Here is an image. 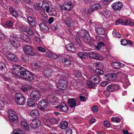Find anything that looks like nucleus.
Instances as JSON below:
<instances>
[{"label": "nucleus", "instance_id": "obj_1", "mask_svg": "<svg viewBox=\"0 0 134 134\" xmlns=\"http://www.w3.org/2000/svg\"><path fill=\"white\" fill-rule=\"evenodd\" d=\"M12 69L13 74L17 75L19 72L21 77L26 80L31 81L33 80L34 77L32 73L26 69L21 67L19 66H16Z\"/></svg>", "mask_w": 134, "mask_h": 134}, {"label": "nucleus", "instance_id": "obj_2", "mask_svg": "<svg viewBox=\"0 0 134 134\" xmlns=\"http://www.w3.org/2000/svg\"><path fill=\"white\" fill-rule=\"evenodd\" d=\"M77 54L82 60L86 59L87 58V56L90 58L97 60H101L102 58V57L100 55L95 53L92 52H89L87 55L85 53L81 52Z\"/></svg>", "mask_w": 134, "mask_h": 134}, {"label": "nucleus", "instance_id": "obj_3", "mask_svg": "<svg viewBox=\"0 0 134 134\" xmlns=\"http://www.w3.org/2000/svg\"><path fill=\"white\" fill-rule=\"evenodd\" d=\"M65 17V19H64L63 21L64 22L67 26L69 27L77 26V22L76 21H74L71 17L67 16Z\"/></svg>", "mask_w": 134, "mask_h": 134}, {"label": "nucleus", "instance_id": "obj_4", "mask_svg": "<svg viewBox=\"0 0 134 134\" xmlns=\"http://www.w3.org/2000/svg\"><path fill=\"white\" fill-rule=\"evenodd\" d=\"M15 99L16 103L19 105H22L24 104L25 101L24 96L19 93H17L15 94Z\"/></svg>", "mask_w": 134, "mask_h": 134}, {"label": "nucleus", "instance_id": "obj_5", "mask_svg": "<svg viewBox=\"0 0 134 134\" xmlns=\"http://www.w3.org/2000/svg\"><path fill=\"white\" fill-rule=\"evenodd\" d=\"M74 7V5L71 2H68L63 3L61 6V8L63 10L67 11H70Z\"/></svg>", "mask_w": 134, "mask_h": 134}, {"label": "nucleus", "instance_id": "obj_6", "mask_svg": "<svg viewBox=\"0 0 134 134\" xmlns=\"http://www.w3.org/2000/svg\"><path fill=\"white\" fill-rule=\"evenodd\" d=\"M48 103L51 105H55L56 104L57 101V98L54 94L49 95L47 98Z\"/></svg>", "mask_w": 134, "mask_h": 134}, {"label": "nucleus", "instance_id": "obj_7", "mask_svg": "<svg viewBox=\"0 0 134 134\" xmlns=\"http://www.w3.org/2000/svg\"><path fill=\"white\" fill-rule=\"evenodd\" d=\"M123 5L121 2L118 1L113 3L111 5V7L115 12L120 10L121 9Z\"/></svg>", "mask_w": 134, "mask_h": 134}, {"label": "nucleus", "instance_id": "obj_8", "mask_svg": "<svg viewBox=\"0 0 134 134\" xmlns=\"http://www.w3.org/2000/svg\"><path fill=\"white\" fill-rule=\"evenodd\" d=\"M9 41L13 46L15 47H18L20 45V42L16 37L11 36L9 38Z\"/></svg>", "mask_w": 134, "mask_h": 134}, {"label": "nucleus", "instance_id": "obj_9", "mask_svg": "<svg viewBox=\"0 0 134 134\" xmlns=\"http://www.w3.org/2000/svg\"><path fill=\"white\" fill-rule=\"evenodd\" d=\"M24 51L27 54L33 55H34L33 50L30 46L26 45L24 47Z\"/></svg>", "mask_w": 134, "mask_h": 134}, {"label": "nucleus", "instance_id": "obj_10", "mask_svg": "<svg viewBox=\"0 0 134 134\" xmlns=\"http://www.w3.org/2000/svg\"><path fill=\"white\" fill-rule=\"evenodd\" d=\"M55 108L58 111L63 112L66 111L68 109V107L63 102L61 103L58 106H56Z\"/></svg>", "mask_w": 134, "mask_h": 134}, {"label": "nucleus", "instance_id": "obj_11", "mask_svg": "<svg viewBox=\"0 0 134 134\" xmlns=\"http://www.w3.org/2000/svg\"><path fill=\"white\" fill-rule=\"evenodd\" d=\"M30 95L31 98L34 100H39L41 94L39 92L36 91H33L31 92Z\"/></svg>", "mask_w": 134, "mask_h": 134}, {"label": "nucleus", "instance_id": "obj_12", "mask_svg": "<svg viewBox=\"0 0 134 134\" xmlns=\"http://www.w3.org/2000/svg\"><path fill=\"white\" fill-rule=\"evenodd\" d=\"M47 104L45 100L42 99L38 103V108L40 110H43L47 107Z\"/></svg>", "mask_w": 134, "mask_h": 134}, {"label": "nucleus", "instance_id": "obj_13", "mask_svg": "<svg viewBox=\"0 0 134 134\" xmlns=\"http://www.w3.org/2000/svg\"><path fill=\"white\" fill-rule=\"evenodd\" d=\"M67 83L66 81L63 80H60L57 84V87L60 89H64L67 87Z\"/></svg>", "mask_w": 134, "mask_h": 134}, {"label": "nucleus", "instance_id": "obj_14", "mask_svg": "<svg viewBox=\"0 0 134 134\" xmlns=\"http://www.w3.org/2000/svg\"><path fill=\"white\" fill-rule=\"evenodd\" d=\"M8 116L9 119L13 121H15L17 119L16 113L12 110H9L8 111Z\"/></svg>", "mask_w": 134, "mask_h": 134}, {"label": "nucleus", "instance_id": "obj_15", "mask_svg": "<svg viewBox=\"0 0 134 134\" xmlns=\"http://www.w3.org/2000/svg\"><path fill=\"white\" fill-rule=\"evenodd\" d=\"M119 88V86L114 84H111L108 85L106 88L108 91L111 92L117 90Z\"/></svg>", "mask_w": 134, "mask_h": 134}, {"label": "nucleus", "instance_id": "obj_16", "mask_svg": "<svg viewBox=\"0 0 134 134\" xmlns=\"http://www.w3.org/2000/svg\"><path fill=\"white\" fill-rule=\"evenodd\" d=\"M40 121L38 119H34L30 124V126L33 129H36L40 125Z\"/></svg>", "mask_w": 134, "mask_h": 134}, {"label": "nucleus", "instance_id": "obj_17", "mask_svg": "<svg viewBox=\"0 0 134 134\" xmlns=\"http://www.w3.org/2000/svg\"><path fill=\"white\" fill-rule=\"evenodd\" d=\"M50 6L49 3L46 1L43 2L41 7L43 9L46 10V12L48 13L50 10Z\"/></svg>", "mask_w": 134, "mask_h": 134}, {"label": "nucleus", "instance_id": "obj_18", "mask_svg": "<svg viewBox=\"0 0 134 134\" xmlns=\"http://www.w3.org/2000/svg\"><path fill=\"white\" fill-rule=\"evenodd\" d=\"M107 80L110 81H113L116 79V75L115 74L111 73L105 75Z\"/></svg>", "mask_w": 134, "mask_h": 134}, {"label": "nucleus", "instance_id": "obj_19", "mask_svg": "<svg viewBox=\"0 0 134 134\" xmlns=\"http://www.w3.org/2000/svg\"><path fill=\"white\" fill-rule=\"evenodd\" d=\"M100 77L98 75H95L91 77V79L92 81L96 84H98L100 81Z\"/></svg>", "mask_w": 134, "mask_h": 134}, {"label": "nucleus", "instance_id": "obj_20", "mask_svg": "<svg viewBox=\"0 0 134 134\" xmlns=\"http://www.w3.org/2000/svg\"><path fill=\"white\" fill-rule=\"evenodd\" d=\"M65 48L67 51L72 52H75L76 49L75 46L71 43L66 44Z\"/></svg>", "mask_w": 134, "mask_h": 134}, {"label": "nucleus", "instance_id": "obj_21", "mask_svg": "<svg viewBox=\"0 0 134 134\" xmlns=\"http://www.w3.org/2000/svg\"><path fill=\"white\" fill-rule=\"evenodd\" d=\"M53 71L50 69H48L45 70L43 71L44 75L47 78L51 77L52 75Z\"/></svg>", "mask_w": 134, "mask_h": 134}, {"label": "nucleus", "instance_id": "obj_22", "mask_svg": "<svg viewBox=\"0 0 134 134\" xmlns=\"http://www.w3.org/2000/svg\"><path fill=\"white\" fill-rule=\"evenodd\" d=\"M100 12L101 14L104 16L105 18L107 19L110 18L111 15V13L110 11L108 10H106L105 11H101Z\"/></svg>", "mask_w": 134, "mask_h": 134}, {"label": "nucleus", "instance_id": "obj_23", "mask_svg": "<svg viewBox=\"0 0 134 134\" xmlns=\"http://www.w3.org/2000/svg\"><path fill=\"white\" fill-rule=\"evenodd\" d=\"M67 57L68 59L66 58H63L62 60V62L65 65L69 66L71 64V61L70 59H70L71 57L69 55H67Z\"/></svg>", "mask_w": 134, "mask_h": 134}, {"label": "nucleus", "instance_id": "obj_24", "mask_svg": "<svg viewBox=\"0 0 134 134\" xmlns=\"http://www.w3.org/2000/svg\"><path fill=\"white\" fill-rule=\"evenodd\" d=\"M20 37L26 42L29 43L30 42V40L29 37L25 34H21L20 35Z\"/></svg>", "mask_w": 134, "mask_h": 134}, {"label": "nucleus", "instance_id": "obj_25", "mask_svg": "<svg viewBox=\"0 0 134 134\" xmlns=\"http://www.w3.org/2000/svg\"><path fill=\"white\" fill-rule=\"evenodd\" d=\"M7 57L8 59L12 62H15L17 60L18 58L16 56L13 54H8Z\"/></svg>", "mask_w": 134, "mask_h": 134}, {"label": "nucleus", "instance_id": "obj_26", "mask_svg": "<svg viewBox=\"0 0 134 134\" xmlns=\"http://www.w3.org/2000/svg\"><path fill=\"white\" fill-rule=\"evenodd\" d=\"M39 26L41 30L45 32H47L48 31L49 28L44 23H41L39 25Z\"/></svg>", "mask_w": 134, "mask_h": 134}, {"label": "nucleus", "instance_id": "obj_27", "mask_svg": "<svg viewBox=\"0 0 134 134\" xmlns=\"http://www.w3.org/2000/svg\"><path fill=\"white\" fill-rule=\"evenodd\" d=\"M68 102L70 106L72 108L76 106V101L73 98H70L68 99Z\"/></svg>", "mask_w": 134, "mask_h": 134}, {"label": "nucleus", "instance_id": "obj_28", "mask_svg": "<svg viewBox=\"0 0 134 134\" xmlns=\"http://www.w3.org/2000/svg\"><path fill=\"white\" fill-rule=\"evenodd\" d=\"M97 33L99 35H103L105 32L104 29L103 27H97L96 29Z\"/></svg>", "mask_w": 134, "mask_h": 134}, {"label": "nucleus", "instance_id": "obj_29", "mask_svg": "<svg viewBox=\"0 0 134 134\" xmlns=\"http://www.w3.org/2000/svg\"><path fill=\"white\" fill-rule=\"evenodd\" d=\"M21 124L22 127L26 131H29V125L26 121H22L21 122Z\"/></svg>", "mask_w": 134, "mask_h": 134}, {"label": "nucleus", "instance_id": "obj_30", "mask_svg": "<svg viewBox=\"0 0 134 134\" xmlns=\"http://www.w3.org/2000/svg\"><path fill=\"white\" fill-rule=\"evenodd\" d=\"M46 54V55L52 59H56L58 57V55L54 54L51 52H47Z\"/></svg>", "mask_w": 134, "mask_h": 134}, {"label": "nucleus", "instance_id": "obj_31", "mask_svg": "<svg viewBox=\"0 0 134 134\" xmlns=\"http://www.w3.org/2000/svg\"><path fill=\"white\" fill-rule=\"evenodd\" d=\"M60 128L63 129H65L67 128L68 127V123L66 121L61 122L59 124Z\"/></svg>", "mask_w": 134, "mask_h": 134}, {"label": "nucleus", "instance_id": "obj_32", "mask_svg": "<svg viewBox=\"0 0 134 134\" xmlns=\"http://www.w3.org/2000/svg\"><path fill=\"white\" fill-rule=\"evenodd\" d=\"M123 22L122 25H124L132 26L133 25V22L127 19L123 20Z\"/></svg>", "mask_w": 134, "mask_h": 134}, {"label": "nucleus", "instance_id": "obj_33", "mask_svg": "<svg viewBox=\"0 0 134 134\" xmlns=\"http://www.w3.org/2000/svg\"><path fill=\"white\" fill-rule=\"evenodd\" d=\"M87 37H85L82 39L83 41L85 43H86L88 44H90L92 43L91 40V38L90 36L87 35Z\"/></svg>", "mask_w": 134, "mask_h": 134}, {"label": "nucleus", "instance_id": "obj_34", "mask_svg": "<svg viewBox=\"0 0 134 134\" xmlns=\"http://www.w3.org/2000/svg\"><path fill=\"white\" fill-rule=\"evenodd\" d=\"M30 114L32 116L34 117V116H38L39 115L38 111L37 109L33 110L30 112Z\"/></svg>", "mask_w": 134, "mask_h": 134}, {"label": "nucleus", "instance_id": "obj_35", "mask_svg": "<svg viewBox=\"0 0 134 134\" xmlns=\"http://www.w3.org/2000/svg\"><path fill=\"white\" fill-rule=\"evenodd\" d=\"M33 99L31 98H29L27 100V104L30 107H32L35 106V103L33 101Z\"/></svg>", "mask_w": 134, "mask_h": 134}, {"label": "nucleus", "instance_id": "obj_36", "mask_svg": "<svg viewBox=\"0 0 134 134\" xmlns=\"http://www.w3.org/2000/svg\"><path fill=\"white\" fill-rule=\"evenodd\" d=\"M111 65L112 67L114 68L118 69L121 66V63L119 62H113Z\"/></svg>", "mask_w": 134, "mask_h": 134}, {"label": "nucleus", "instance_id": "obj_37", "mask_svg": "<svg viewBox=\"0 0 134 134\" xmlns=\"http://www.w3.org/2000/svg\"><path fill=\"white\" fill-rule=\"evenodd\" d=\"M48 14L50 15L55 16L57 15L55 9L53 8H51L47 13Z\"/></svg>", "mask_w": 134, "mask_h": 134}, {"label": "nucleus", "instance_id": "obj_38", "mask_svg": "<svg viewBox=\"0 0 134 134\" xmlns=\"http://www.w3.org/2000/svg\"><path fill=\"white\" fill-rule=\"evenodd\" d=\"M90 36L88 32L87 31H82L81 32L80 35V37L83 39L84 37H87V36Z\"/></svg>", "mask_w": 134, "mask_h": 134}, {"label": "nucleus", "instance_id": "obj_39", "mask_svg": "<svg viewBox=\"0 0 134 134\" xmlns=\"http://www.w3.org/2000/svg\"><path fill=\"white\" fill-rule=\"evenodd\" d=\"M25 32H26L30 35H32L34 34V32L31 29L29 26H27L26 28Z\"/></svg>", "mask_w": 134, "mask_h": 134}, {"label": "nucleus", "instance_id": "obj_40", "mask_svg": "<svg viewBox=\"0 0 134 134\" xmlns=\"http://www.w3.org/2000/svg\"><path fill=\"white\" fill-rule=\"evenodd\" d=\"M76 40L77 43V44L80 46L82 48H83V49L85 50H87V48L85 47H84L83 44H82L81 42L79 39V38H77L76 39Z\"/></svg>", "mask_w": 134, "mask_h": 134}, {"label": "nucleus", "instance_id": "obj_41", "mask_svg": "<svg viewBox=\"0 0 134 134\" xmlns=\"http://www.w3.org/2000/svg\"><path fill=\"white\" fill-rule=\"evenodd\" d=\"M21 58V61L24 62H27L29 60V57L25 54L22 55Z\"/></svg>", "mask_w": 134, "mask_h": 134}, {"label": "nucleus", "instance_id": "obj_42", "mask_svg": "<svg viewBox=\"0 0 134 134\" xmlns=\"http://www.w3.org/2000/svg\"><path fill=\"white\" fill-rule=\"evenodd\" d=\"M31 87L29 86H21V89L24 92H27L28 90L30 89Z\"/></svg>", "mask_w": 134, "mask_h": 134}, {"label": "nucleus", "instance_id": "obj_43", "mask_svg": "<svg viewBox=\"0 0 134 134\" xmlns=\"http://www.w3.org/2000/svg\"><path fill=\"white\" fill-rule=\"evenodd\" d=\"M34 8L36 9L39 10V12L41 14H42V11L41 9V7L38 4L35 3L34 5Z\"/></svg>", "mask_w": 134, "mask_h": 134}, {"label": "nucleus", "instance_id": "obj_44", "mask_svg": "<svg viewBox=\"0 0 134 134\" xmlns=\"http://www.w3.org/2000/svg\"><path fill=\"white\" fill-rule=\"evenodd\" d=\"M9 11L12 15L15 17H16L18 16V14L12 8L9 9Z\"/></svg>", "mask_w": 134, "mask_h": 134}, {"label": "nucleus", "instance_id": "obj_45", "mask_svg": "<svg viewBox=\"0 0 134 134\" xmlns=\"http://www.w3.org/2000/svg\"><path fill=\"white\" fill-rule=\"evenodd\" d=\"M111 121L117 123L120 122V119L118 117H112L111 118Z\"/></svg>", "mask_w": 134, "mask_h": 134}, {"label": "nucleus", "instance_id": "obj_46", "mask_svg": "<svg viewBox=\"0 0 134 134\" xmlns=\"http://www.w3.org/2000/svg\"><path fill=\"white\" fill-rule=\"evenodd\" d=\"M86 83L88 88H91L94 85L93 83H92L88 81H86Z\"/></svg>", "mask_w": 134, "mask_h": 134}, {"label": "nucleus", "instance_id": "obj_47", "mask_svg": "<svg viewBox=\"0 0 134 134\" xmlns=\"http://www.w3.org/2000/svg\"><path fill=\"white\" fill-rule=\"evenodd\" d=\"M93 7L94 8L95 10H100L102 9L101 6L99 4H94L93 5Z\"/></svg>", "mask_w": 134, "mask_h": 134}, {"label": "nucleus", "instance_id": "obj_48", "mask_svg": "<svg viewBox=\"0 0 134 134\" xmlns=\"http://www.w3.org/2000/svg\"><path fill=\"white\" fill-rule=\"evenodd\" d=\"M33 38L34 41L37 43H39L41 42V40L40 38L36 36H33Z\"/></svg>", "mask_w": 134, "mask_h": 134}, {"label": "nucleus", "instance_id": "obj_49", "mask_svg": "<svg viewBox=\"0 0 134 134\" xmlns=\"http://www.w3.org/2000/svg\"><path fill=\"white\" fill-rule=\"evenodd\" d=\"M6 26L8 27H11L13 25V23L11 21L8 20L6 22Z\"/></svg>", "mask_w": 134, "mask_h": 134}, {"label": "nucleus", "instance_id": "obj_50", "mask_svg": "<svg viewBox=\"0 0 134 134\" xmlns=\"http://www.w3.org/2000/svg\"><path fill=\"white\" fill-rule=\"evenodd\" d=\"M25 9L27 13L32 14L34 13L32 9L29 7H25Z\"/></svg>", "mask_w": 134, "mask_h": 134}, {"label": "nucleus", "instance_id": "obj_51", "mask_svg": "<svg viewBox=\"0 0 134 134\" xmlns=\"http://www.w3.org/2000/svg\"><path fill=\"white\" fill-rule=\"evenodd\" d=\"M50 122L52 124H57V120L54 118H51L49 120Z\"/></svg>", "mask_w": 134, "mask_h": 134}, {"label": "nucleus", "instance_id": "obj_52", "mask_svg": "<svg viewBox=\"0 0 134 134\" xmlns=\"http://www.w3.org/2000/svg\"><path fill=\"white\" fill-rule=\"evenodd\" d=\"M29 24L33 27H35L37 25V23H36V21L35 20H34L31 22H30Z\"/></svg>", "mask_w": 134, "mask_h": 134}, {"label": "nucleus", "instance_id": "obj_53", "mask_svg": "<svg viewBox=\"0 0 134 134\" xmlns=\"http://www.w3.org/2000/svg\"><path fill=\"white\" fill-rule=\"evenodd\" d=\"M37 50L40 52L44 53L46 52V50L41 47H37Z\"/></svg>", "mask_w": 134, "mask_h": 134}, {"label": "nucleus", "instance_id": "obj_54", "mask_svg": "<svg viewBox=\"0 0 134 134\" xmlns=\"http://www.w3.org/2000/svg\"><path fill=\"white\" fill-rule=\"evenodd\" d=\"M127 40L124 39H122L121 41V43L122 45L123 46H125L127 44Z\"/></svg>", "mask_w": 134, "mask_h": 134}, {"label": "nucleus", "instance_id": "obj_55", "mask_svg": "<svg viewBox=\"0 0 134 134\" xmlns=\"http://www.w3.org/2000/svg\"><path fill=\"white\" fill-rule=\"evenodd\" d=\"M15 134H25V133H22V131L19 129H17L14 131Z\"/></svg>", "mask_w": 134, "mask_h": 134}, {"label": "nucleus", "instance_id": "obj_56", "mask_svg": "<svg viewBox=\"0 0 134 134\" xmlns=\"http://www.w3.org/2000/svg\"><path fill=\"white\" fill-rule=\"evenodd\" d=\"M112 34L114 37L116 38H120L121 36V35L120 34L115 32H113Z\"/></svg>", "mask_w": 134, "mask_h": 134}, {"label": "nucleus", "instance_id": "obj_57", "mask_svg": "<svg viewBox=\"0 0 134 134\" xmlns=\"http://www.w3.org/2000/svg\"><path fill=\"white\" fill-rule=\"evenodd\" d=\"M74 74L75 76L77 77H79L81 76V73L77 71H74Z\"/></svg>", "mask_w": 134, "mask_h": 134}, {"label": "nucleus", "instance_id": "obj_58", "mask_svg": "<svg viewBox=\"0 0 134 134\" xmlns=\"http://www.w3.org/2000/svg\"><path fill=\"white\" fill-rule=\"evenodd\" d=\"M21 26L19 27V30L21 31L25 32L26 31V26Z\"/></svg>", "mask_w": 134, "mask_h": 134}, {"label": "nucleus", "instance_id": "obj_59", "mask_svg": "<svg viewBox=\"0 0 134 134\" xmlns=\"http://www.w3.org/2000/svg\"><path fill=\"white\" fill-rule=\"evenodd\" d=\"M96 72L98 75H102L103 74L104 72L102 70L97 69L96 71Z\"/></svg>", "mask_w": 134, "mask_h": 134}, {"label": "nucleus", "instance_id": "obj_60", "mask_svg": "<svg viewBox=\"0 0 134 134\" xmlns=\"http://www.w3.org/2000/svg\"><path fill=\"white\" fill-rule=\"evenodd\" d=\"M34 20V18L31 16H29L27 17V20L28 24Z\"/></svg>", "mask_w": 134, "mask_h": 134}, {"label": "nucleus", "instance_id": "obj_61", "mask_svg": "<svg viewBox=\"0 0 134 134\" xmlns=\"http://www.w3.org/2000/svg\"><path fill=\"white\" fill-rule=\"evenodd\" d=\"M123 20H122L121 19H119L117 20L115 22L116 25H118L119 24H121L122 25L123 21Z\"/></svg>", "mask_w": 134, "mask_h": 134}, {"label": "nucleus", "instance_id": "obj_62", "mask_svg": "<svg viewBox=\"0 0 134 134\" xmlns=\"http://www.w3.org/2000/svg\"><path fill=\"white\" fill-rule=\"evenodd\" d=\"M104 124L105 126L106 127H109L110 126V123L108 121H105L104 122Z\"/></svg>", "mask_w": 134, "mask_h": 134}, {"label": "nucleus", "instance_id": "obj_63", "mask_svg": "<svg viewBox=\"0 0 134 134\" xmlns=\"http://www.w3.org/2000/svg\"><path fill=\"white\" fill-rule=\"evenodd\" d=\"M95 10V9L93 7V5H92V6L88 9V12L89 13H91L94 12Z\"/></svg>", "mask_w": 134, "mask_h": 134}, {"label": "nucleus", "instance_id": "obj_64", "mask_svg": "<svg viewBox=\"0 0 134 134\" xmlns=\"http://www.w3.org/2000/svg\"><path fill=\"white\" fill-rule=\"evenodd\" d=\"M54 18L53 17H50L48 20V23L49 24L52 23L54 21Z\"/></svg>", "mask_w": 134, "mask_h": 134}]
</instances>
